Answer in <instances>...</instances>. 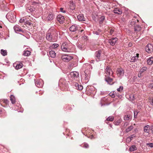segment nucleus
Returning <instances> with one entry per match:
<instances>
[{
    "instance_id": "obj_16",
    "label": "nucleus",
    "mask_w": 153,
    "mask_h": 153,
    "mask_svg": "<svg viewBox=\"0 0 153 153\" xmlns=\"http://www.w3.org/2000/svg\"><path fill=\"white\" fill-rule=\"evenodd\" d=\"M77 18L79 21H85V20L83 15L82 14L78 15L77 16Z\"/></svg>"
},
{
    "instance_id": "obj_15",
    "label": "nucleus",
    "mask_w": 153,
    "mask_h": 153,
    "mask_svg": "<svg viewBox=\"0 0 153 153\" xmlns=\"http://www.w3.org/2000/svg\"><path fill=\"white\" fill-rule=\"evenodd\" d=\"M77 29L78 27L75 25H72L69 28L70 31L73 32L75 31Z\"/></svg>"
},
{
    "instance_id": "obj_45",
    "label": "nucleus",
    "mask_w": 153,
    "mask_h": 153,
    "mask_svg": "<svg viewBox=\"0 0 153 153\" xmlns=\"http://www.w3.org/2000/svg\"><path fill=\"white\" fill-rule=\"evenodd\" d=\"M109 95L111 96L112 98H114L115 97V94L113 93H110L109 94Z\"/></svg>"
},
{
    "instance_id": "obj_13",
    "label": "nucleus",
    "mask_w": 153,
    "mask_h": 153,
    "mask_svg": "<svg viewBox=\"0 0 153 153\" xmlns=\"http://www.w3.org/2000/svg\"><path fill=\"white\" fill-rule=\"evenodd\" d=\"M150 128L149 126V125H147L144 127L143 131L145 133H147L148 135H149Z\"/></svg>"
},
{
    "instance_id": "obj_42",
    "label": "nucleus",
    "mask_w": 153,
    "mask_h": 153,
    "mask_svg": "<svg viewBox=\"0 0 153 153\" xmlns=\"http://www.w3.org/2000/svg\"><path fill=\"white\" fill-rule=\"evenodd\" d=\"M82 146L86 148H88L89 147L87 143H85L82 145Z\"/></svg>"
},
{
    "instance_id": "obj_63",
    "label": "nucleus",
    "mask_w": 153,
    "mask_h": 153,
    "mask_svg": "<svg viewBox=\"0 0 153 153\" xmlns=\"http://www.w3.org/2000/svg\"><path fill=\"white\" fill-rule=\"evenodd\" d=\"M74 9V8H72V10H73Z\"/></svg>"
},
{
    "instance_id": "obj_25",
    "label": "nucleus",
    "mask_w": 153,
    "mask_h": 153,
    "mask_svg": "<svg viewBox=\"0 0 153 153\" xmlns=\"http://www.w3.org/2000/svg\"><path fill=\"white\" fill-rule=\"evenodd\" d=\"M10 100L11 103L14 104L15 102V99L14 96L13 95H11L10 96Z\"/></svg>"
},
{
    "instance_id": "obj_14",
    "label": "nucleus",
    "mask_w": 153,
    "mask_h": 153,
    "mask_svg": "<svg viewBox=\"0 0 153 153\" xmlns=\"http://www.w3.org/2000/svg\"><path fill=\"white\" fill-rule=\"evenodd\" d=\"M70 75L72 78H77L79 76V73L76 71H73L70 73Z\"/></svg>"
},
{
    "instance_id": "obj_31",
    "label": "nucleus",
    "mask_w": 153,
    "mask_h": 153,
    "mask_svg": "<svg viewBox=\"0 0 153 153\" xmlns=\"http://www.w3.org/2000/svg\"><path fill=\"white\" fill-rule=\"evenodd\" d=\"M133 128V126H131L126 129V133H128Z\"/></svg>"
},
{
    "instance_id": "obj_19",
    "label": "nucleus",
    "mask_w": 153,
    "mask_h": 153,
    "mask_svg": "<svg viewBox=\"0 0 153 153\" xmlns=\"http://www.w3.org/2000/svg\"><path fill=\"white\" fill-rule=\"evenodd\" d=\"M114 13L116 14H121L122 13L121 10L118 8H115L113 10Z\"/></svg>"
},
{
    "instance_id": "obj_10",
    "label": "nucleus",
    "mask_w": 153,
    "mask_h": 153,
    "mask_svg": "<svg viewBox=\"0 0 153 153\" xmlns=\"http://www.w3.org/2000/svg\"><path fill=\"white\" fill-rule=\"evenodd\" d=\"M65 20L64 16L61 15H59L57 16V21L60 23L62 24Z\"/></svg>"
},
{
    "instance_id": "obj_37",
    "label": "nucleus",
    "mask_w": 153,
    "mask_h": 153,
    "mask_svg": "<svg viewBox=\"0 0 153 153\" xmlns=\"http://www.w3.org/2000/svg\"><path fill=\"white\" fill-rule=\"evenodd\" d=\"M123 87L122 86H120L119 88H118L117 89V91L121 92L123 91Z\"/></svg>"
},
{
    "instance_id": "obj_36",
    "label": "nucleus",
    "mask_w": 153,
    "mask_h": 153,
    "mask_svg": "<svg viewBox=\"0 0 153 153\" xmlns=\"http://www.w3.org/2000/svg\"><path fill=\"white\" fill-rule=\"evenodd\" d=\"M114 117L113 116H109L106 119V120L107 121H112L113 120Z\"/></svg>"
},
{
    "instance_id": "obj_28",
    "label": "nucleus",
    "mask_w": 153,
    "mask_h": 153,
    "mask_svg": "<svg viewBox=\"0 0 153 153\" xmlns=\"http://www.w3.org/2000/svg\"><path fill=\"white\" fill-rule=\"evenodd\" d=\"M147 68L146 67H143L140 69L139 71L143 74L144 72L146 71Z\"/></svg>"
},
{
    "instance_id": "obj_53",
    "label": "nucleus",
    "mask_w": 153,
    "mask_h": 153,
    "mask_svg": "<svg viewBox=\"0 0 153 153\" xmlns=\"http://www.w3.org/2000/svg\"><path fill=\"white\" fill-rule=\"evenodd\" d=\"M150 102L151 103V104L153 105V97L152 98V99H150Z\"/></svg>"
},
{
    "instance_id": "obj_41",
    "label": "nucleus",
    "mask_w": 153,
    "mask_h": 153,
    "mask_svg": "<svg viewBox=\"0 0 153 153\" xmlns=\"http://www.w3.org/2000/svg\"><path fill=\"white\" fill-rule=\"evenodd\" d=\"M147 146H148L151 147H153V143H147L146 144Z\"/></svg>"
},
{
    "instance_id": "obj_4",
    "label": "nucleus",
    "mask_w": 153,
    "mask_h": 153,
    "mask_svg": "<svg viewBox=\"0 0 153 153\" xmlns=\"http://www.w3.org/2000/svg\"><path fill=\"white\" fill-rule=\"evenodd\" d=\"M61 48L62 50L64 52H69L71 51V49L69 47L68 45L65 42L62 43Z\"/></svg>"
},
{
    "instance_id": "obj_23",
    "label": "nucleus",
    "mask_w": 153,
    "mask_h": 153,
    "mask_svg": "<svg viewBox=\"0 0 153 153\" xmlns=\"http://www.w3.org/2000/svg\"><path fill=\"white\" fill-rule=\"evenodd\" d=\"M14 29L16 32V31L21 32L22 31V30L20 28V27L17 25H16L14 27Z\"/></svg>"
},
{
    "instance_id": "obj_6",
    "label": "nucleus",
    "mask_w": 153,
    "mask_h": 153,
    "mask_svg": "<svg viewBox=\"0 0 153 153\" xmlns=\"http://www.w3.org/2000/svg\"><path fill=\"white\" fill-rule=\"evenodd\" d=\"M145 50L148 53H151L153 51V45L150 44H148L146 46Z\"/></svg>"
},
{
    "instance_id": "obj_62",
    "label": "nucleus",
    "mask_w": 153,
    "mask_h": 153,
    "mask_svg": "<svg viewBox=\"0 0 153 153\" xmlns=\"http://www.w3.org/2000/svg\"><path fill=\"white\" fill-rule=\"evenodd\" d=\"M83 31V30H81V32H82Z\"/></svg>"
},
{
    "instance_id": "obj_59",
    "label": "nucleus",
    "mask_w": 153,
    "mask_h": 153,
    "mask_svg": "<svg viewBox=\"0 0 153 153\" xmlns=\"http://www.w3.org/2000/svg\"><path fill=\"white\" fill-rule=\"evenodd\" d=\"M62 13H66V11H65V10H63L62 11Z\"/></svg>"
},
{
    "instance_id": "obj_52",
    "label": "nucleus",
    "mask_w": 153,
    "mask_h": 153,
    "mask_svg": "<svg viewBox=\"0 0 153 153\" xmlns=\"http://www.w3.org/2000/svg\"><path fill=\"white\" fill-rule=\"evenodd\" d=\"M129 124V123L128 122H126L124 123V126L125 127H126Z\"/></svg>"
},
{
    "instance_id": "obj_12",
    "label": "nucleus",
    "mask_w": 153,
    "mask_h": 153,
    "mask_svg": "<svg viewBox=\"0 0 153 153\" xmlns=\"http://www.w3.org/2000/svg\"><path fill=\"white\" fill-rule=\"evenodd\" d=\"M139 56L138 53H137L135 56H134L131 57L130 59V61L131 62H135L138 59Z\"/></svg>"
},
{
    "instance_id": "obj_48",
    "label": "nucleus",
    "mask_w": 153,
    "mask_h": 153,
    "mask_svg": "<svg viewBox=\"0 0 153 153\" xmlns=\"http://www.w3.org/2000/svg\"><path fill=\"white\" fill-rule=\"evenodd\" d=\"M136 137V135L135 134H133L131 135L130 136H129V138H130L131 140L132 138H133L134 137Z\"/></svg>"
},
{
    "instance_id": "obj_21",
    "label": "nucleus",
    "mask_w": 153,
    "mask_h": 153,
    "mask_svg": "<svg viewBox=\"0 0 153 153\" xmlns=\"http://www.w3.org/2000/svg\"><path fill=\"white\" fill-rule=\"evenodd\" d=\"M147 62L149 65H151L153 63V57H151L149 58L147 60Z\"/></svg>"
},
{
    "instance_id": "obj_49",
    "label": "nucleus",
    "mask_w": 153,
    "mask_h": 153,
    "mask_svg": "<svg viewBox=\"0 0 153 153\" xmlns=\"http://www.w3.org/2000/svg\"><path fill=\"white\" fill-rule=\"evenodd\" d=\"M114 31V30L113 29H111L110 30V33L111 35H112Z\"/></svg>"
},
{
    "instance_id": "obj_39",
    "label": "nucleus",
    "mask_w": 153,
    "mask_h": 153,
    "mask_svg": "<svg viewBox=\"0 0 153 153\" xmlns=\"http://www.w3.org/2000/svg\"><path fill=\"white\" fill-rule=\"evenodd\" d=\"M148 87L150 89L153 90V83H150L148 85Z\"/></svg>"
},
{
    "instance_id": "obj_55",
    "label": "nucleus",
    "mask_w": 153,
    "mask_h": 153,
    "mask_svg": "<svg viewBox=\"0 0 153 153\" xmlns=\"http://www.w3.org/2000/svg\"><path fill=\"white\" fill-rule=\"evenodd\" d=\"M89 138H90L91 139H92L94 138V137L93 135H92L90 136Z\"/></svg>"
},
{
    "instance_id": "obj_38",
    "label": "nucleus",
    "mask_w": 153,
    "mask_h": 153,
    "mask_svg": "<svg viewBox=\"0 0 153 153\" xmlns=\"http://www.w3.org/2000/svg\"><path fill=\"white\" fill-rule=\"evenodd\" d=\"M130 99L131 100H133L135 99V98L133 94H131L130 96Z\"/></svg>"
},
{
    "instance_id": "obj_3",
    "label": "nucleus",
    "mask_w": 153,
    "mask_h": 153,
    "mask_svg": "<svg viewBox=\"0 0 153 153\" xmlns=\"http://www.w3.org/2000/svg\"><path fill=\"white\" fill-rule=\"evenodd\" d=\"M6 17L11 22H14L16 21V16L14 13L12 12L8 13L7 14Z\"/></svg>"
},
{
    "instance_id": "obj_61",
    "label": "nucleus",
    "mask_w": 153,
    "mask_h": 153,
    "mask_svg": "<svg viewBox=\"0 0 153 153\" xmlns=\"http://www.w3.org/2000/svg\"><path fill=\"white\" fill-rule=\"evenodd\" d=\"M1 111L0 110V114H1Z\"/></svg>"
},
{
    "instance_id": "obj_51",
    "label": "nucleus",
    "mask_w": 153,
    "mask_h": 153,
    "mask_svg": "<svg viewBox=\"0 0 153 153\" xmlns=\"http://www.w3.org/2000/svg\"><path fill=\"white\" fill-rule=\"evenodd\" d=\"M8 101L7 100H4L3 101V102L5 104H7L8 102Z\"/></svg>"
},
{
    "instance_id": "obj_7",
    "label": "nucleus",
    "mask_w": 153,
    "mask_h": 153,
    "mask_svg": "<svg viewBox=\"0 0 153 153\" xmlns=\"http://www.w3.org/2000/svg\"><path fill=\"white\" fill-rule=\"evenodd\" d=\"M36 85L38 87L41 88L43 86V81L41 79H38L35 81Z\"/></svg>"
},
{
    "instance_id": "obj_43",
    "label": "nucleus",
    "mask_w": 153,
    "mask_h": 153,
    "mask_svg": "<svg viewBox=\"0 0 153 153\" xmlns=\"http://www.w3.org/2000/svg\"><path fill=\"white\" fill-rule=\"evenodd\" d=\"M25 18H23L21 19H20L19 22L21 23H22L25 21Z\"/></svg>"
},
{
    "instance_id": "obj_58",
    "label": "nucleus",
    "mask_w": 153,
    "mask_h": 153,
    "mask_svg": "<svg viewBox=\"0 0 153 153\" xmlns=\"http://www.w3.org/2000/svg\"><path fill=\"white\" fill-rule=\"evenodd\" d=\"M94 60H91V61L90 62H91V63H94Z\"/></svg>"
},
{
    "instance_id": "obj_30",
    "label": "nucleus",
    "mask_w": 153,
    "mask_h": 153,
    "mask_svg": "<svg viewBox=\"0 0 153 153\" xmlns=\"http://www.w3.org/2000/svg\"><path fill=\"white\" fill-rule=\"evenodd\" d=\"M122 120L121 119H119L115 120L114 121V123L115 125H119L121 122Z\"/></svg>"
},
{
    "instance_id": "obj_40",
    "label": "nucleus",
    "mask_w": 153,
    "mask_h": 153,
    "mask_svg": "<svg viewBox=\"0 0 153 153\" xmlns=\"http://www.w3.org/2000/svg\"><path fill=\"white\" fill-rule=\"evenodd\" d=\"M138 113V112L137 111H134V118H136L137 117Z\"/></svg>"
},
{
    "instance_id": "obj_54",
    "label": "nucleus",
    "mask_w": 153,
    "mask_h": 153,
    "mask_svg": "<svg viewBox=\"0 0 153 153\" xmlns=\"http://www.w3.org/2000/svg\"><path fill=\"white\" fill-rule=\"evenodd\" d=\"M85 72V76H84V78H85V79L86 80H88V78L86 76V74Z\"/></svg>"
},
{
    "instance_id": "obj_35",
    "label": "nucleus",
    "mask_w": 153,
    "mask_h": 153,
    "mask_svg": "<svg viewBox=\"0 0 153 153\" xmlns=\"http://www.w3.org/2000/svg\"><path fill=\"white\" fill-rule=\"evenodd\" d=\"M105 19V17L104 16H101L99 19V21L100 23H102L104 20Z\"/></svg>"
},
{
    "instance_id": "obj_1",
    "label": "nucleus",
    "mask_w": 153,
    "mask_h": 153,
    "mask_svg": "<svg viewBox=\"0 0 153 153\" xmlns=\"http://www.w3.org/2000/svg\"><path fill=\"white\" fill-rule=\"evenodd\" d=\"M58 33L54 29H49L46 34V39L50 42H55L58 36Z\"/></svg>"
},
{
    "instance_id": "obj_34",
    "label": "nucleus",
    "mask_w": 153,
    "mask_h": 153,
    "mask_svg": "<svg viewBox=\"0 0 153 153\" xmlns=\"http://www.w3.org/2000/svg\"><path fill=\"white\" fill-rule=\"evenodd\" d=\"M130 119V116L129 115H125L124 117V119L126 120H128Z\"/></svg>"
},
{
    "instance_id": "obj_20",
    "label": "nucleus",
    "mask_w": 153,
    "mask_h": 153,
    "mask_svg": "<svg viewBox=\"0 0 153 153\" xmlns=\"http://www.w3.org/2000/svg\"><path fill=\"white\" fill-rule=\"evenodd\" d=\"M141 28L139 25H136L134 26V30L136 32H138L141 30Z\"/></svg>"
},
{
    "instance_id": "obj_64",
    "label": "nucleus",
    "mask_w": 153,
    "mask_h": 153,
    "mask_svg": "<svg viewBox=\"0 0 153 153\" xmlns=\"http://www.w3.org/2000/svg\"><path fill=\"white\" fill-rule=\"evenodd\" d=\"M102 106V104H101V106Z\"/></svg>"
},
{
    "instance_id": "obj_57",
    "label": "nucleus",
    "mask_w": 153,
    "mask_h": 153,
    "mask_svg": "<svg viewBox=\"0 0 153 153\" xmlns=\"http://www.w3.org/2000/svg\"><path fill=\"white\" fill-rule=\"evenodd\" d=\"M60 11L62 12V11L63 10V8L61 7L60 8Z\"/></svg>"
},
{
    "instance_id": "obj_29",
    "label": "nucleus",
    "mask_w": 153,
    "mask_h": 153,
    "mask_svg": "<svg viewBox=\"0 0 153 153\" xmlns=\"http://www.w3.org/2000/svg\"><path fill=\"white\" fill-rule=\"evenodd\" d=\"M54 18V16L52 14H49L47 17V19L49 20H52Z\"/></svg>"
},
{
    "instance_id": "obj_24",
    "label": "nucleus",
    "mask_w": 153,
    "mask_h": 153,
    "mask_svg": "<svg viewBox=\"0 0 153 153\" xmlns=\"http://www.w3.org/2000/svg\"><path fill=\"white\" fill-rule=\"evenodd\" d=\"M49 54L52 58H54L56 56V53L53 51H51L49 52Z\"/></svg>"
},
{
    "instance_id": "obj_32",
    "label": "nucleus",
    "mask_w": 153,
    "mask_h": 153,
    "mask_svg": "<svg viewBox=\"0 0 153 153\" xmlns=\"http://www.w3.org/2000/svg\"><path fill=\"white\" fill-rule=\"evenodd\" d=\"M59 46V45L58 44L54 43L51 45V47L52 49H54L57 48Z\"/></svg>"
},
{
    "instance_id": "obj_17",
    "label": "nucleus",
    "mask_w": 153,
    "mask_h": 153,
    "mask_svg": "<svg viewBox=\"0 0 153 153\" xmlns=\"http://www.w3.org/2000/svg\"><path fill=\"white\" fill-rule=\"evenodd\" d=\"M15 64H14L13 66L14 67H15L16 69L17 70H18L21 68L23 66L22 63H21L17 64L15 66Z\"/></svg>"
},
{
    "instance_id": "obj_47",
    "label": "nucleus",
    "mask_w": 153,
    "mask_h": 153,
    "mask_svg": "<svg viewBox=\"0 0 153 153\" xmlns=\"http://www.w3.org/2000/svg\"><path fill=\"white\" fill-rule=\"evenodd\" d=\"M70 6H73L74 7V5L73 1H70Z\"/></svg>"
},
{
    "instance_id": "obj_33",
    "label": "nucleus",
    "mask_w": 153,
    "mask_h": 153,
    "mask_svg": "<svg viewBox=\"0 0 153 153\" xmlns=\"http://www.w3.org/2000/svg\"><path fill=\"white\" fill-rule=\"evenodd\" d=\"M1 53L3 56H5L7 54L6 51L4 50L3 49H1Z\"/></svg>"
},
{
    "instance_id": "obj_46",
    "label": "nucleus",
    "mask_w": 153,
    "mask_h": 153,
    "mask_svg": "<svg viewBox=\"0 0 153 153\" xmlns=\"http://www.w3.org/2000/svg\"><path fill=\"white\" fill-rule=\"evenodd\" d=\"M131 140V139L129 137L127 138L126 141L127 142L129 143L130 142Z\"/></svg>"
},
{
    "instance_id": "obj_18",
    "label": "nucleus",
    "mask_w": 153,
    "mask_h": 153,
    "mask_svg": "<svg viewBox=\"0 0 153 153\" xmlns=\"http://www.w3.org/2000/svg\"><path fill=\"white\" fill-rule=\"evenodd\" d=\"M105 80L108 84H111V83L112 82L113 79L110 77L108 76L105 79Z\"/></svg>"
},
{
    "instance_id": "obj_60",
    "label": "nucleus",
    "mask_w": 153,
    "mask_h": 153,
    "mask_svg": "<svg viewBox=\"0 0 153 153\" xmlns=\"http://www.w3.org/2000/svg\"><path fill=\"white\" fill-rule=\"evenodd\" d=\"M29 10L30 11H33V9H30Z\"/></svg>"
},
{
    "instance_id": "obj_8",
    "label": "nucleus",
    "mask_w": 153,
    "mask_h": 153,
    "mask_svg": "<svg viewBox=\"0 0 153 153\" xmlns=\"http://www.w3.org/2000/svg\"><path fill=\"white\" fill-rule=\"evenodd\" d=\"M117 39L116 37L112 38L108 40V42L111 45L114 46L116 44Z\"/></svg>"
},
{
    "instance_id": "obj_50",
    "label": "nucleus",
    "mask_w": 153,
    "mask_h": 153,
    "mask_svg": "<svg viewBox=\"0 0 153 153\" xmlns=\"http://www.w3.org/2000/svg\"><path fill=\"white\" fill-rule=\"evenodd\" d=\"M150 130H151L152 133L153 134V126L152 125L150 126Z\"/></svg>"
},
{
    "instance_id": "obj_11",
    "label": "nucleus",
    "mask_w": 153,
    "mask_h": 153,
    "mask_svg": "<svg viewBox=\"0 0 153 153\" xmlns=\"http://www.w3.org/2000/svg\"><path fill=\"white\" fill-rule=\"evenodd\" d=\"M105 73L107 75L109 76H112L113 74L111 69L108 66H107L105 69Z\"/></svg>"
},
{
    "instance_id": "obj_5",
    "label": "nucleus",
    "mask_w": 153,
    "mask_h": 153,
    "mask_svg": "<svg viewBox=\"0 0 153 153\" xmlns=\"http://www.w3.org/2000/svg\"><path fill=\"white\" fill-rule=\"evenodd\" d=\"M61 59L64 62H68L73 59L72 56L68 55H63L61 56Z\"/></svg>"
},
{
    "instance_id": "obj_27",
    "label": "nucleus",
    "mask_w": 153,
    "mask_h": 153,
    "mask_svg": "<svg viewBox=\"0 0 153 153\" xmlns=\"http://www.w3.org/2000/svg\"><path fill=\"white\" fill-rule=\"evenodd\" d=\"M31 52L29 51L26 50L24 51L23 55L25 56H28L30 54Z\"/></svg>"
},
{
    "instance_id": "obj_56",
    "label": "nucleus",
    "mask_w": 153,
    "mask_h": 153,
    "mask_svg": "<svg viewBox=\"0 0 153 153\" xmlns=\"http://www.w3.org/2000/svg\"><path fill=\"white\" fill-rule=\"evenodd\" d=\"M95 34H96V35H98L99 34V33L97 31H96L95 32Z\"/></svg>"
},
{
    "instance_id": "obj_9",
    "label": "nucleus",
    "mask_w": 153,
    "mask_h": 153,
    "mask_svg": "<svg viewBox=\"0 0 153 153\" xmlns=\"http://www.w3.org/2000/svg\"><path fill=\"white\" fill-rule=\"evenodd\" d=\"M116 73L118 76H122L124 75V70L123 68H118L117 70Z\"/></svg>"
},
{
    "instance_id": "obj_2",
    "label": "nucleus",
    "mask_w": 153,
    "mask_h": 153,
    "mask_svg": "<svg viewBox=\"0 0 153 153\" xmlns=\"http://www.w3.org/2000/svg\"><path fill=\"white\" fill-rule=\"evenodd\" d=\"M95 59L97 62L102 60L105 59V55L103 51L100 50L96 51L95 53Z\"/></svg>"
},
{
    "instance_id": "obj_22",
    "label": "nucleus",
    "mask_w": 153,
    "mask_h": 153,
    "mask_svg": "<svg viewBox=\"0 0 153 153\" xmlns=\"http://www.w3.org/2000/svg\"><path fill=\"white\" fill-rule=\"evenodd\" d=\"M74 85L76 87V89H78L79 90H81L83 88V86L82 85L78 84L77 83H75Z\"/></svg>"
},
{
    "instance_id": "obj_26",
    "label": "nucleus",
    "mask_w": 153,
    "mask_h": 153,
    "mask_svg": "<svg viewBox=\"0 0 153 153\" xmlns=\"http://www.w3.org/2000/svg\"><path fill=\"white\" fill-rule=\"evenodd\" d=\"M137 149V147L135 145H132L129 149V150L130 152H132Z\"/></svg>"
},
{
    "instance_id": "obj_44",
    "label": "nucleus",
    "mask_w": 153,
    "mask_h": 153,
    "mask_svg": "<svg viewBox=\"0 0 153 153\" xmlns=\"http://www.w3.org/2000/svg\"><path fill=\"white\" fill-rule=\"evenodd\" d=\"M143 74L139 71L138 74V76L139 78H141L142 77V76H143Z\"/></svg>"
}]
</instances>
